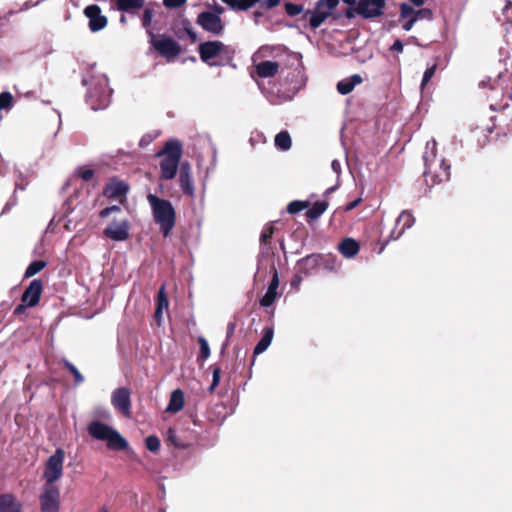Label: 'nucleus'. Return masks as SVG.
Wrapping results in <instances>:
<instances>
[{
  "label": "nucleus",
  "mask_w": 512,
  "mask_h": 512,
  "mask_svg": "<svg viewBox=\"0 0 512 512\" xmlns=\"http://www.w3.org/2000/svg\"><path fill=\"white\" fill-rule=\"evenodd\" d=\"M355 14H358L359 16H361L362 18L365 19V13H362L360 10H359V2L357 3V5L354 7H349L346 9L345 11V16L348 18V19H351L355 16Z\"/></svg>",
  "instance_id": "obj_47"
},
{
  "label": "nucleus",
  "mask_w": 512,
  "mask_h": 512,
  "mask_svg": "<svg viewBox=\"0 0 512 512\" xmlns=\"http://www.w3.org/2000/svg\"><path fill=\"white\" fill-rule=\"evenodd\" d=\"M323 260L321 261V265H323L326 269L336 270L337 267V258L331 255H323Z\"/></svg>",
  "instance_id": "obj_43"
},
{
  "label": "nucleus",
  "mask_w": 512,
  "mask_h": 512,
  "mask_svg": "<svg viewBox=\"0 0 512 512\" xmlns=\"http://www.w3.org/2000/svg\"><path fill=\"white\" fill-rule=\"evenodd\" d=\"M303 276H304L303 274H298V271L296 270V274L294 276V279L291 282V285L293 287H298L303 280Z\"/></svg>",
  "instance_id": "obj_58"
},
{
  "label": "nucleus",
  "mask_w": 512,
  "mask_h": 512,
  "mask_svg": "<svg viewBox=\"0 0 512 512\" xmlns=\"http://www.w3.org/2000/svg\"><path fill=\"white\" fill-rule=\"evenodd\" d=\"M327 208V201H317L310 209L307 210L305 215L310 220H316L326 211Z\"/></svg>",
  "instance_id": "obj_31"
},
{
  "label": "nucleus",
  "mask_w": 512,
  "mask_h": 512,
  "mask_svg": "<svg viewBox=\"0 0 512 512\" xmlns=\"http://www.w3.org/2000/svg\"><path fill=\"white\" fill-rule=\"evenodd\" d=\"M280 1L281 0H264L261 3V6L267 8V9H272V8L278 6L280 4Z\"/></svg>",
  "instance_id": "obj_54"
},
{
  "label": "nucleus",
  "mask_w": 512,
  "mask_h": 512,
  "mask_svg": "<svg viewBox=\"0 0 512 512\" xmlns=\"http://www.w3.org/2000/svg\"><path fill=\"white\" fill-rule=\"evenodd\" d=\"M78 175L83 181L88 182L93 178L94 170L80 168L78 170Z\"/></svg>",
  "instance_id": "obj_49"
},
{
  "label": "nucleus",
  "mask_w": 512,
  "mask_h": 512,
  "mask_svg": "<svg viewBox=\"0 0 512 512\" xmlns=\"http://www.w3.org/2000/svg\"><path fill=\"white\" fill-rule=\"evenodd\" d=\"M183 155L182 144L178 140H169L165 143L163 149L156 156L162 157L160 161V178L163 180H171L176 174L180 160Z\"/></svg>",
  "instance_id": "obj_2"
},
{
  "label": "nucleus",
  "mask_w": 512,
  "mask_h": 512,
  "mask_svg": "<svg viewBox=\"0 0 512 512\" xmlns=\"http://www.w3.org/2000/svg\"><path fill=\"white\" fill-rule=\"evenodd\" d=\"M292 140L290 134L287 131H281L275 136V146L282 150L286 151L291 148Z\"/></svg>",
  "instance_id": "obj_32"
},
{
  "label": "nucleus",
  "mask_w": 512,
  "mask_h": 512,
  "mask_svg": "<svg viewBox=\"0 0 512 512\" xmlns=\"http://www.w3.org/2000/svg\"><path fill=\"white\" fill-rule=\"evenodd\" d=\"M100 512H108V510H107V508H105V507H104V508H102V509L100 510Z\"/></svg>",
  "instance_id": "obj_64"
},
{
  "label": "nucleus",
  "mask_w": 512,
  "mask_h": 512,
  "mask_svg": "<svg viewBox=\"0 0 512 512\" xmlns=\"http://www.w3.org/2000/svg\"><path fill=\"white\" fill-rule=\"evenodd\" d=\"M47 266V262L44 260H35L29 264L27 267L24 278H30L37 273H39L41 270H43Z\"/></svg>",
  "instance_id": "obj_33"
},
{
  "label": "nucleus",
  "mask_w": 512,
  "mask_h": 512,
  "mask_svg": "<svg viewBox=\"0 0 512 512\" xmlns=\"http://www.w3.org/2000/svg\"><path fill=\"white\" fill-rule=\"evenodd\" d=\"M345 4L349 6H354L357 3V0H342Z\"/></svg>",
  "instance_id": "obj_63"
},
{
  "label": "nucleus",
  "mask_w": 512,
  "mask_h": 512,
  "mask_svg": "<svg viewBox=\"0 0 512 512\" xmlns=\"http://www.w3.org/2000/svg\"><path fill=\"white\" fill-rule=\"evenodd\" d=\"M274 230H275V228L272 224H267L261 233L260 243L261 244H270L271 239L274 234Z\"/></svg>",
  "instance_id": "obj_38"
},
{
  "label": "nucleus",
  "mask_w": 512,
  "mask_h": 512,
  "mask_svg": "<svg viewBox=\"0 0 512 512\" xmlns=\"http://www.w3.org/2000/svg\"><path fill=\"white\" fill-rule=\"evenodd\" d=\"M144 0H116V8L121 12L135 13L142 9Z\"/></svg>",
  "instance_id": "obj_28"
},
{
  "label": "nucleus",
  "mask_w": 512,
  "mask_h": 512,
  "mask_svg": "<svg viewBox=\"0 0 512 512\" xmlns=\"http://www.w3.org/2000/svg\"><path fill=\"white\" fill-rule=\"evenodd\" d=\"M147 200L152 209L154 222L159 225L160 232L165 238L170 236L176 224V211L172 203L154 194H148Z\"/></svg>",
  "instance_id": "obj_1"
},
{
  "label": "nucleus",
  "mask_w": 512,
  "mask_h": 512,
  "mask_svg": "<svg viewBox=\"0 0 512 512\" xmlns=\"http://www.w3.org/2000/svg\"><path fill=\"white\" fill-rule=\"evenodd\" d=\"M279 70V64L275 61L265 60L255 65L256 74L260 78L274 77Z\"/></svg>",
  "instance_id": "obj_22"
},
{
  "label": "nucleus",
  "mask_w": 512,
  "mask_h": 512,
  "mask_svg": "<svg viewBox=\"0 0 512 512\" xmlns=\"http://www.w3.org/2000/svg\"><path fill=\"white\" fill-rule=\"evenodd\" d=\"M323 258L322 254H310L298 260L296 263L298 274H303L305 277L311 275L321 265Z\"/></svg>",
  "instance_id": "obj_14"
},
{
  "label": "nucleus",
  "mask_w": 512,
  "mask_h": 512,
  "mask_svg": "<svg viewBox=\"0 0 512 512\" xmlns=\"http://www.w3.org/2000/svg\"><path fill=\"white\" fill-rule=\"evenodd\" d=\"M284 7H285V11H286L287 15L290 16V17L297 16V15L301 14L304 11L303 5L294 4V3H291V2L285 3Z\"/></svg>",
  "instance_id": "obj_39"
},
{
  "label": "nucleus",
  "mask_w": 512,
  "mask_h": 512,
  "mask_svg": "<svg viewBox=\"0 0 512 512\" xmlns=\"http://www.w3.org/2000/svg\"><path fill=\"white\" fill-rule=\"evenodd\" d=\"M436 69H437V65L434 64L432 65L431 67H428L425 72H424V75H423V78H422V82H421V86L422 88L424 86H426V84L431 80V78L434 76L435 72H436Z\"/></svg>",
  "instance_id": "obj_46"
},
{
  "label": "nucleus",
  "mask_w": 512,
  "mask_h": 512,
  "mask_svg": "<svg viewBox=\"0 0 512 512\" xmlns=\"http://www.w3.org/2000/svg\"><path fill=\"white\" fill-rule=\"evenodd\" d=\"M115 212H121V208L117 205H112V206H109V207H106L104 209H102L99 213V216L101 218H106L108 217L111 213H115Z\"/></svg>",
  "instance_id": "obj_51"
},
{
  "label": "nucleus",
  "mask_w": 512,
  "mask_h": 512,
  "mask_svg": "<svg viewBox=\"0 0 512 512\" xmlns=\"http://www.w3.org/2000/svg\"><path fill=\"white\" fill-rule=\"evenodd\" d=\"M128 191L129 185L127 183L117 178H112L105 185L103 195L109 199H120L122 202L121 198L125 197Z\"/></svg>",
  "instance_id": "obj_13"
},
{
  "label": "nucleus",
  "mask_w": 512,
  "mask_h": 512,
  "mask_svg": "<svg viewBox=\"0 0 512 512\" xmlns=\"http://www.w3.org/2000/svg\"><path fill=\"white\" fill-rule=\"evenodd\" d=\"M187 0H163V5L166 8H178L186 3Z\"/></svg>",
  "instance_id": "obj_53"
},
{
  "label": "nucleus",
  "mask_w": 512,
  "mask_h": 512,
  "mask_svg": "<svg viewBox=\"0 0 512 512\" xmlns=\"http://www.w3.org/2000/svg\"><path fill=\"white\" fill-rule=\"evenodd\" d=\"M145 445L149 451L157 453L160 449V440L156 435H149L145 439Z\"/></svg>",
  "instance_id": "obj_37"
},
{
  "label": "nucleus",
  "mask_w": 512,
  "mask_h": 512,
  "mask_svg": "<svg viewBox=\"0 0 512 512\" xmlns=\"http://www.w3.org/2000/svg\"><path fill=\"white\" fill-rule=\"evenodd\" d=\"M197 24L200 25L203 30L214 35H220L224 30L221 17L209 11H204L198 14Z\"/></svg>",
  "instance_id": "obj_9"
},
{
  "label": "nucleus",
  "mask_w": 512,
  "mask_h": 512,
  "mask_svg": "<svg viewBox=\"0 0 512 512\" xmlns=\"http://www.w3.org/2000/svg\"><path fill=\"white\" fill-rule=\"evenodd\" d=\"M151 46L168 62L173 61L177 58L181 51V45L174 40L172 37L166 35L156 36L152 32H149Z\"/></svg>",
  "instance_id": "obj_5"
},
{
  "label": "nucleus",
  "mask_w": 512,
  "mask_h": 512,
  "mask_svg": "<svg viewBox=\"0 0 512 512\" xmlns=\"http://www.w3.org/2000/svg\"><path fill=\"white\" fill-rule=\"evenodd\" d=\"M362 82V77L354 74L349 78L343 79L337 83V91L342 95L349 94L357 84Z\"/></svg>",
  "instance_id": "obj_27"
},
{
  "label": "nucleus",
  "mask_w": 512,
  "mask_h": 512,
  "mask_svg": "<svg viewBox=\"0 0 512 512\" xmlns=\"http://www.w3.org/2000/svg\"><path fill=\"white\" fill-rule=\"evenodd\" d=\"M198 342L200 344V353L198 358L201 360H205L210 356V348L208 342L204 337H199Z\"/></svg>",
  "instance_id": "obj_40"
},
{
  "label": "nucleus",
  "mask_w": 512,
  "mask_h": 512,
  "mask_svg": "<svg viewBox=\"0 0 512 512\" xmlns=\"http://www.w3.org/2000/svg\"><path fill=\"white\" fill-rule=\"evenodd\" d=\"M385 6L386 0H359V10L365 13V19L382 16Z\"/></svg>",
  "instance_id": "obj_12"
},
{
  "label": "nucleus",
  "mask_w": 512,
  "mask_h": 512,
  "mask_svg": "<svg viewBox=\"0 0 512 512\" xmlns=\"http://www.w3.org/2000/svg\"><path fill=\"white\" fill-rule=\"evenodd\" d=\"M107 83L101 88L99 94L96 90H90L87 96L88 102L91 104L92 109L98 110L105 108L108 105V93L106 91Z\"/></svg>",
  "instance_id": "obj_21"
},
{
  "label": "nucleus",
  "mask_w": 512,
  "mask_h": 512,
  "mask_svg": "<svg viewBox=\"0 0 512 512\" xmlns=\"http://www.w3.org/2000/svg\"><path fill=\"white\" fill-rule=\"evenodd\" d=\"M423 159L425 161V166H426V169L423 173L424 177H425V181L426 183H428V177L431 176L432 178V184H435V183H441L443 181H448L449 178H450V165L446 163V161L444 159L441 160L439 166H440V169L442 170L441 173H435V174H432V170H431V165L428 164V161H429V158L427 156V154H425L423 156Z\"/></svg>",
  "instance_id": "obj_16"
},
{
  "label": "nucleus",
  "mask_w": 512,
  "mask_h": 512,
  "mask_svg": "<svg viewBox=\"0 0 512 512\" xmlns=\"http://www.w3.org/2000/svg\"><path fill=\"white\" fill-rule=\"evenodd\" d=\"M273 269V276L268 286V289L264 296L260 299V305L262 307H270L277 298V289L279 286L278 271L275 267Z\"/></svg>",
  "instance_id": "obj_18"
},
{
  "label": "nucleus",
  "mask_w": 512,
  "mask_h": 512,
  "mask_svg": "<svg viewBox=\"0 0 512 512\" xmlns=\"http://www.w3.org/2000/svg\"><path fill=\"white\" fill-rule=\"evenodd\" d=\"M331 166L335 172L340 170V163L337 160H333Z\"/></svg>",
  "instance_id": "obj_61"
},
{
  "label": "nucleus",
  "mask_w": 512,
  "mask_h": 512,
  "mask_svg": "<svg viewBox=\"0 0 512 512\" xmlns=\"http://www.w3.org/2000/svg\"><path fill=\"white\" fill-rule=\"evenodd\" d=\"M169 301L165 292V285H162L158 291L157 299H156V309L154 313V317L159 322L162 317V312L164 309H168Z\"/></svg>",
  "instance_id": "obj_29"
},
{
  "label": "nucleus",
  "mask_w": 512,
  "mask_h": 512,
  "mask_svg": "<svg viewBox=\"0 0 512 512\" xmlns=\"http://www.w3.org/2000/svg\"><path fill=\"white\" fill-rule=\"evenodd\" d=\"M43 287L44 283L41 279L32 280L24 290L21 296V302L26 303L29 307H35L38 305L43 292Z\"/></svg>",
  "instance_id": "obj_11"
},
{
  "label": "nucleus",
  "mask_w": 512,
  "mask_h": 512,
  "mask_svg": "<svg viewBox=\"0 0 512 512\" xmlns=\"http://www.w3.org/2000/svg\"><path fill=\"white\" fill-rule=\"evenodd\" d=\"M167 440L171 442L177 448H185V444L176 435L175 430L169 428L167 431Z\"/></svg>",
  "instance_id": "obj_42"
},
{
  "label": "nucleus",
  "mask_w": 512,
  "mask_h": 512,
  "mask_svg": "<svg viewBox=\"0 0 512 512\" xmlns=\"http://www.w3.org/2000/svg\"><path fill=\"white\" fill-rule=\"evenodd\" d=\"M184 403V392L181 389H176L171 393L166 411L170 413H177L183 409Z\"/></svg>",
  "instance_id": "obj_25"
},
{
  "label": "nucleus",
  "mask_w": 512,
  "mask_h": 512,
  "mask_svg": "<svg viewBox=\"0 0 512 512\" xmlns=\"http://www.w3.org/2000/svg\"><path fill=\"white\" fill-rule=\"evenodd\" d=\"M111 403L116 411L125 417L131 416V390L127 387H120L113 391Z\"/></svg>",
  "instance_id": "obj_8"
},
{
  "label": "nucleus",
  "mask_w": 512,
  "mask_h": 512,
  "mask_svg": "<svg viewBox=\"0 0 512 512\" xmlns=\"http://www.w3.org/2000/svg\"><path fill=\"white\" fill-rule=\"evenodd\" d=\"M236 324L234 322L228 323L227 326V338H230L235 332Z\"/></svg>",
  "instance_id": "obj_60"
},
{
  "label": "nucleus",
  "mask_w": 512,
  "mask_h": 512,
  "mask_svg": "<svg viewBox=\"0 0 512 512\" xmlns=\"http://www.w3.org/2000/svg\"><path fill=\"white\" fill-rule=\"evenodd\" d=\"M390 50L396 51V52H402L403 51V43L400 39H396L393 43V45L390 47Z\"/></svg>",
  "instance_id": "obj_55"
},
{
  "label": "nucleus",
  "mask_w": 512,
  "mask_h": 512,
  "mask_svg": "<svg viewBox=\"0 0 512 512\" xmlns=\"http://www.w3.org/2000/svg\"><path fill=\"white\" fill-rule=\"evenodd\" d=\"M234 11H247L254 7L259 0H221Z\"/></svg>",
  "instance_id": "obj_30"
},
{
  "label": "nucleus",
  "mask_w": 512,
  "mask_h": 512,
  "mask_svg": "<svg viewBox=\"0 0 512 512\" xmlns=\"http://www.w3.org/2000/svg\"><path fill=\"white\" fill-rule=\"evenodd\" d=\"M338 250L344 257L352 258L358 254L360 245L353 238H345L339 243Z\"/></svg>",
  "instance_id": "obj_24"
},
{
  "label": "nucleus",
  "mask_w": 512,
  "mask_h": 512,
  "mask_svg": "<svg viewBox=\"0 0 512 512\" xmlns=\"http://www.w3.org/2000/svg\"><path fill=\"white\" fill-rule=\"evenodd\" d=\"M310 206L308 201L294 200L287 206V212L290 214H296Z\"/></svg>",
  "instance_id": "obj_35"
},
{
  "label": "nucleus",
  "mask_w": 512,
  "mask_h": 512,
  "mask_svg": "<svg viewBox=\"0 0 512 512\" xmlns=\"http://www.w3.org/2000/svg\"><path fill=\"white\" fill-rule=\"evenodd\" d=\"M200 59L210 66H223L231 60L228 47L221 41H206L198 46Z\"/></svg>",
  "instance_id": "obj_4"
},
{
  "label": "nucleus",
  "mask_w": 512,
  "mask_h": 512,
  "mask_svg": "<svg viewBox=\"0 0 512 512\" xmlns=\"http://www.w3.org/2000/svg\"><path fill=\"white\" fill-rule=\"evenodd\" d=\"M130 222L127 218L113 220L104 230L103 236L107 239L122 242L130 237Z\"/></svg>",
  "instance_id": "obj_7"
},
{
  "label": "nucleus",
  "mask_w": 512,
  "mask_h": 512,
  "mask_svg": "<svg viewBox=\"0 0 512 512\" xmlns=\"http://www.w3.org/2000/svg\"><path fill=\"white\" fill-rule=\"evenodd\" d=\"M27 307H29V306H28L26 303H23V302H22L21 304H19V305L14 309L13 314H14V315H21V314H23V313L26 311Z\"/></svg>",
  "instance_id": "obj_57"
},
{
  "label": "nucleus",
  "mask_w": 512,
  "mask_h": 512,
  "mask_svg": "<svg viewBox=\"0 0 512 512\" xmlns=\"http://www.w3.org/2000/svg\"><path fill=\"white\" fill-rule=\"evenodd\" d=\"M64 457V450L58 448L54 454L47 459L43 472L45 483L42 486L41 492L60 493V488L55 482L63 475Z\"/></svg>",
  "instance_id": "obj_3"
},
{
  "label": "nucleus",
  "mask_w": 512,
  "mask_h": 512,
  "mask_svg": "<svg viewBox=\"0 0 512 512\" xmlns=\"http://www.w3.org/2000/svg\"><path fill=\"white\" fill-rule=\"evenodd\" d=\"M87 431L91 437L97 440L106 441L108 436L113 431V428L108 426L107 424L100 421H92L88 427Z\"/></svg>",
  "instance_id": "obj_20"
},
{
  "label": "nucleus",
  "mask_w": 512,
  "mask_h": 512,
  "mask_svg": "<svg viewBox=\"0 0 512 512\" xmlns=\"http://www.w3.org/2000/svg\"><path fill=\"white\" fill-rule=\"evenodd\" d=\"M221 368L219 366L213 367L212 383L209 387V391L212 393L220 383Z\"/></svg>",
  "instance_id": "obj_44"
},
{
  "label": "nucleus",
  "mask_w": 512,
  "mask_h": 512,
  "mask_svg": "<svg viewBox=\"0 0 512 512\" xmlns=\"http://www.w3.org/2000/svg\"><path fill=\"white\" fill-rule=\"evenodd\" d=\"M414 17H417V20L418 19H427V20H432L433 18V13L430 9L428 8H422V9H419L418 11H416Z\"/></svg>",
  "instance_id": "obj_48"
},
{
  "label": "nucleus",
  "mask_w": 512,
  "mask_h": 512,
  "mask_svg": "<svg viewBox=\"0 0 512 512\" xmlns=\"http://www.w3.org/2000/svg\"><path fill=\"white\" fill-rule=\"evenodd\" d=\"M179 184L184 195L194 196V182L191 174V166L189 162L184 161L180 165Z\"/></svg>",
  "instance_id": "obj_15"
},
{
  "label": "nucleus",
  "mask_w": 512,
  "mask_h": 512,
  "mask_svg": "<svg viewBox=\"0 0 512 512\" xmlns=\"http://www.w3.org/2000/svg\"><path fill=\"white\" fill-rule=\"evenodd\" d=\"M14 98L10 92L0 93V111L8 110L13 106Z\"/></svg>",
  "instance_id": "obj_36"
},
{
  "label": "nucleus",
  "mask_w": 512,
  "mask_h": 512,
  "mask_svg": "<svg viewBox=\"0 0 512 512\" xmlns=\"http://www.w3.org/2000/svg\"><path fill=\"white\" fill-rule=\"evenodd\" d=\"M0 512H23V504L12 493L0 494Z\"/></svg>",
  "instance_id": "obj_19"
},
{
  "label": "nucleus",
  "mask_w": 512,
  "mask_h": 512,
  "mask_svg": "<svg viewBox=\"0 0 512 512\" xmlns=\"http://www.w3.org/2000/svg\"><path fill=\"white\" fill-rule=\"evenodd\" d=\"M415 6H422L424 4V0H409Z\"/></svg>",
  "instance_id": "obj_62"
},
{
  "label": "nucleus",
  "mask_w": 512,
  "mask_h": 512,
  "mask_svg": "<svg viewBox=\"0 0 512 512\" xmlns=\"http://www.w3.org/2000/svg\"><path fill=\"white\" fill-rule=\"evenodd\" d=\"M274 336V330L272 327H265L263 330V335L259 342L256 344L254 351H253V360L252 363L255 361V356L263 353L271 344L272 339Z\"/></svg>",
  "instance_id": "obj_23"
},
{
  "label": "nucleus",
  "mask_w": 512,
  "mask_h": 512,
  "mask_svg": "<svg viewBox=\"0 0 512 512\" xmlns=\"http://www.w3.org/2000/svg\"><path fill=\"white\" fill-rule=\"evenodd\" d=\"M152 17H153V11L149 8H146L144 10V13H143V16H142V25L143 27L145 28H148L151 24V21H152Z\"/></svg>",
  "instance_id": "obj_50"
},
{
  "label": "nucleus",
  "mask_w": 512,
  "mask_h": 512,
  "mask_svg": "<svg viewBox=\"0 0 512 512\" xmlns=\"http://www.w3.org/2000/svg\"><path fill=\"white\" fill-rule=\"evenodd\" d=\"M62 364L73 375L76 385H79L84 381L83 375L71 362H69L67 359H63Z\"/></svg>",
  "instance_id": "obj_34"
},
{
  "label": "nucleus",
  "mask_w": 512,
  "mask_h": 512,
  "mask_svg": "<svg viewBox=\"0 0 512 512\" xmlns=\"http://www.w3.org/2000/svg\"><path fill=\"white\" fill-rule=\"evenodd\" d=\"M398 222H403V228H409L412 225V215L409 213H402L399 218Z\"/></svg>",
  "instance_id": "obj_52"
},
{
  "label": "nucleus",
  "mask_w": 512,
  "mask_h": 512,
  "mask_svg": "<svg viewBox=\"0 0 512 512\" xmlns=\"http://www.w3.org/2000/svg\"><path fill=\"white\" fill-rule=\"evenodd\" d=\"M416 11L414 8L406 3H402L400 6V17L411 18L415 15Z\"/></svg>",
  "instance_id": "obj_45"
},
{
  "label": "nucleus",
  "mask_w": 512,
  "mask_h": 512,
  "mask_svg": "<svg viewBox=\"0 0 512 512\" xmlns=\"http://www.w3.org/2000/svg\"><path fill=\"white\" fill-rule=\"evenodd\" d=\"M360 202H361V199H356V200H354V201H352V202L348 203V204L346 205V207H345V210H346V211H351V210H353L354 208H356V207L359 205V203H360Z\"/></svg>",
  "instance_id": "obj_59"
},
{
  "label": "nucleus",
  "mask_w": 512,
  "mask_h": 512,
  "mask_svg": "<svg viewBox=\"0 0 512 512\" xmlns=\"http://www.w3.org/2000/svg\"><path fill=\"white\" fill-rule=\"evenodd\" d=\"M417 21V17H411L408 21H406L404 24H403V29L405 31H410L413 27V25L415 24V22Z\"/></svg>",
  "instance_id": "obj_56"
},
{
  "label": "nucleus",
  "mask_w": 512,
  "mask_h": 512,
  "mask_svg": "<svg viewBox=\"0 0 512 512\" xmlns=\"http://www.w3.org/2000/svg\"><path fill=\"white\" fill-rule=\"evenodd\" d=\"M107 441V448L111 450L121 451L128 448L129 444L127 440L121 436V434L114 430L111 432V434L106 439Z\"/></svg>",
  "instance_id": "obj_26"
},
{
  "label": "nucleus",
  "mask_w": 512,
  "mask_h": 512,
  "mask_svg": "<svg viewBox=\"0 0 512 512\" xmlns=\"http://www.w3.org/2000/svg\"><path fill=\"white\" fill-rule=\"evenodd\" d=\"M182 26H183V29H184L185 33L188 35L190 41L192 43L196 42L197 41V34L193 30L191 22L188 19H184L182 21Z\"/></svg>",
  "instance_id": "obj_41"
},
{
  "label": "nucleus",
  "mask_w": 512,
  "mask_h": 512,
  "mask_svg": "<svg viewBox=\"0 0 512 512\" xmlns=\"http://www.w3.org/2000/svg\"><path fill=\"white\" fill-rule=\"evenodd\" d=\"M339 0H318L313 10H307L303 18L310 15L309 25L312 29L319 28L331 15Z\"/></svg>",
  "instance_id": "obj_6"
},
{
  "label": "nucleus",
  "mask_w": 512,
  "mask_h": 512,
  "mask_svg": "<svg viewBox=\"0 0 512 512\" xmlns=\"http://www.w3.org/2000/svg\"><path fill=\"white\" fill-rule=\"evenodd\" d=\"M39 503L41 512H60V493L41 492Z\"/></svg>",
  "instance_id": "obj_17"
},
{
  "label": "nucleus",
  "mask_w": 512,
  "mask_h": 512,
  "mask_svg": "<svg viewBox=\"0 0 512 512\" xmlns=\"http://www.w3.org/2000/svg\"><path fill=\"white\" fill-rule=\"evenodd\" d=\"M84 15L89 19L88 26L92 32H98L108 24L107 17L101 14V9L96 4L85 7Z\"/></svg>",
  "instance_id": "obj_10"
}]
</instances>
